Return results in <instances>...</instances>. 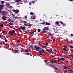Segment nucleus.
<instances>
[{"mask_svg":"<svg viewBox=\"0 0 73 73\" xmlns=\"http://www.w3.org/2000/svg\"><path fill=\"white\" fill-rule=\"evenodd\" d=\"M70 35L71 36H72V37H73V34H71Z\"/></svg>","mask_w":73,"mask_h":73,"instance_id":"obj_63","label":"nucleus"},{"mask_svg":"<svg viewBox=\"0 0 73 73\" xmlns=\"http://www.w3.org/2000/svg\"><path fill=\"white\" fill-rule=\"evenodd\" d=\"M2 4H4V1H1Z\"/></svg>","mask_w":73,"mask_h":73,"instance_id":"obj_35","label":"nucleus"},{"mask_svg":"<svg viewBox=\"0 0 73 73\" xmlns=\"http://www.w3.org/2000/svg\"><path fill=\"white\" fill-rule=\"evenodd\" d=\"M66 70L68 72H72V71H73L72 70H67V69H66Z\"/></svg>","mask_w":73,"mask_h":73,"instance_id":"obj_21","label":"nucleus"},{"mask_svg":"<svg viewBox=\"0 0 73 73\" xmlns=\"http://www.w3.org/2000/svg\"><path fill=\"white\" fill-rule=\"evenodd\" d=\"M46 51H47V52H48V51H49L50 50H49V49H46Z\"/></svg>","mask_w":73,"mask_h":73,"instance_id":"obj_53","label":"nucleus"},{"mask_svg":"<svg viewBox=\"0 0 73 73\" xmlns=\"http://www.w3.org/2000/svg\"><path fill=\"white\" fill-rule=\"evenodd\" d=\"M42 52H45V50L42 49Z\"/></svg>","mask_w":73,"mask_h":73,"instance_id":"obj_60","label":"nucleus"},{"mask_svg":"<svg viewBox=\"0 0 73 73\" xmlns=\"http://www.w3.org/2000/svg\"><path fill=\"white\" fill-rule=\"evenodd\" d=\"M45 64H46V65H48V66H50V64H49V63L46 62H45ZM49 67H50V66Z\"/></svg>","mask_w":73,"mask_h":73,"instance_id":"obj_17","label":"nucleus"},{"mask_svg":"<svg viewBox=\"0 0 73 73\" xmlns=\"http://www.w3.org/2000/svg\"><path fill=\"white\" fill-rule=\"evenodd\" d=\"M0 13L3 15H6L8 14L7 12L3 11H0Z\"/></svg>","mask_w":73,"mask_h":73,"instance_id":"obj_1","label":"nucleus"},{"mask_svg":"<svg viewBox=\"0 0 73 73\" xmlns=\"http://www.w3.org/2000/svg\"><path fill=\"white\" fill-rule=\"evenodd\" d=\"M50 62H56V61H55V60H50Z\"/></svg>","mask_w":73,"mask_h":73,"instance_id":"obj_12","label":"nucleus"},{"mask_svg":"<svg viewBox=\"0 0 73 73\" xmlns=\"http://www.w3.org/2000/svg\"><path fill=\"white\" fill-rule=\"evenodd\" d=\"M25 54H26V55H29V53L28 52L26 53Z\"/></svg>","mask_w":73,"mask_h":73,"instance_id":"obj_25","label":"nucleus"},{"mask_svg":"<svg viewBox=\"0 0 73 73\" xmlns=\"http://www.w3.org/2000/svg\"><path fill=\"white\" fill-rule=\"evenodd\" d=\"M45 23L46 25H50V23H48L47 22H45Z\"/></svg>","mask_w":73,"mask_h":73,"instance_id":"obj_8","label":"nucleus"},{"mask_svg":"<svg viewBox=\"0 0 73 73\" xmlns=\"http://www.w3.org/2000/svg\"><path fill=\"white\" fill-rule=\"evenodd\" d=\"M63 26H64V27H65V26H66V24H63Z\"/></svg>","mask_w":73,"mask_h":73,"instance_id":"obj_51","label":"nucleus"},{"mask_svg":"<svg viewBox=\"0 0 73 73\" xmlns=\"http://www.w3.org/2000/svg\"><path fill=\"white\" fill-rule=\"evenodd\" d=\"M54 69H56V70H58V68H57L56 67H55Z\"/></svg>","mask_w":73,"mask_h":73,"instance_id":"obj_52","label":"nucleus"},{"mask_svg":"<svg viewBox=\"0 0 73 73\" xmlns=\"http://www.w3.org/2000/svg\"><path fill=\"white\" fill-rule=\"evenodd\" d=\"M9 8H12V6H11L10 7H9Z\"/></svg>","mask_w":73,"mask_h":73,"instance_id":"obj_49","label":"nucleus"},{"mask_svg":"<svg viewBox=\"0 0 73 73\" xmlns=\"http://www.w3.org/2000/svg\"><path fill=\"white\" fill-rule=\"evenodd\" d=\"M9 24L10 25H13V23L11 22H10L9 23Z\"/></svg>","mask_w":73,"mask_h":73,"instance_id":"obj_28","label":"nucleus"},{"mask_svg":"<svg viewBox=\"0 0 73 73\" xmlns=\"http://www.w3.org/2000/svg\"><path fill=\"white\" fill-rule=\"evenodd\" d=\"M30 15H33V13L32 12H31L30 13Z\"/></svg>","mask_w":73,"mask_h":73,"instance_id":"obj_40","label":"nucleus"},{"mask_svg":"<svg viewBox=\"0 0 73 73\" xmlns=\"http://www.w3.org/2000/svg\"><path fill=\"white\" fill-rule=\"evenodd\" d=\"M58 60H57V61L59 62V61H61L60 59V58H58Z\"/></svg>","mask_w":73,"mask_h":73,"instance_id":"obj_44","label":"nucleus"},{"mask_svg":"<svg viewBox=\"0 0 73 73\" xmlns=\"http://www.w3.org/2000/svg\"><path fill=\"white\" fill-rule=\"evenodd\" d=\"M8 21L9 22H11V19H9L8 20Z\"/></svg>","mask_w":73,"mask_h":73,"instance_id":"obj_41","label":"nucleus"},{"mask_svg":"<svg viewBox=\"0 0 73 73\" xmlns=\"http://www.w3.org/2000/svg\"><path fill=\"white\" fill-rule=\"evenodd\" d=\"M64 69H66H66H66V68H67V69L68 68V67H66V66H64Z\"/></svg>","mask_w":73,"mask_h":73,"instance_id":"obj_22","label":"nucleus"},{"mask_svg":"<svg viewBox=\"0 0 73 73\" xmlns=\"http://www.w3.org/2000/svg\"><path fill=\"white\" fill-rule=\"evenodd\" d=\"M2 18L3 20H6V19H7V17L6 16L4 15H3V16L2 17Z\"/></svg>","mask_w":73,"mask_h":73,"instance_id":"obj_4","label":"nucleus"},{"mask_svg":"<svg viewBox=\"0 0 73 73\" xmlns=\"http://www.w3.org/2000/svg\"><path fill=\"white\" fill-rule=\"evenodd\" d=\"M69 1H73V0H68Z\"/></svg>","mask_w":73,"mask_h":73,"instance_id":"obj_64","label":"nucleus"},{"mask_svg":"<svg viewBox=\"0 0 73 73\" xmlns=\"http://www.w3.org/2000/svg\"><path fill=\"white\" fill-rule=\"evenodd\" d=\"M42 29L44 31H45V30H47V31H49V28L47 27H44L43 29Z\"/></svg>","mask_w":73,"mask_h":73,"instance_id":"obj_5","label":"nucleus"},{"mask_svg":"<svg viewBox=\"0 0 73 73\" xmlns=\"http://www.w3.org/2000/svg\"><path fill=\"white\" fill-rule=\"evenodd\" d=\"M27 26L28 27H31V26H32V24L29 23L27 24Z\"/></svg>","mask_w":73,"mask_h":73,"instance_id":"obj_9","label":"nucleus"},{"mask_svg":"<svg viewBox=\"0 0 73 73\" xmlns=\"http://www.w3.org/2000/svg\"><path fill=\"white\" fill-rule=\"evenodd\" d=\"M0 27H1V28H3V27H4V25L3 24H1L0 25Z\"/></svg>","mask_w":73,"mask_h":73,"instance_id":"obj_19","label":"nucleus"},{"mask_svg":"<svg viewBox=\"0 0 73 73\" xmlns=\"http://www.w3.org/2000/svg\"><path fill=\"white\" fill-rule=\"evenodd\" d=\"M60 61H63L64 60V58H61L60 59Z\"/></svg>","mask_w":73,"mask_h":73,"instance_id":"obj_30","label":"nucleus"},{"mask_svg":"<svg viewBox=\"0 0 73 73\" xmlns=\"http://www.w3.org/2000/svg\"><path fill=\"white\" fill-rule=\"evenodd\" d=\"M6 6L7 8L9 7V4H8V3L7 2L6 3Z\"/></svg>","mask_w":73,"mask_h":73,"instance_id":"obj_13","label":"nucleus"},{"mask_svg":"<svg viewBox=\"0 0 73 73\" xmlns=\"http://www.w3.org/2000/svg\"><path fill=\"white\" fill-rule=\"evenodd\" d=\"M53 50L54 51V52H56V50L55 49H53Z\"/></svg>","mask_w":73,"mask_h":73,"instance_id":"obj_54","label":"nucleus"},{"mask_svg":"<svg viewBox=\"0 0 73 73\" xmlns=\"http://www.w3.org/2000/svg\"><path fill=\"white\" fill-rule=\"evenodd\" d=\"M40 47H37L36 46H34V48L35 49H36V51H38V50H40Z\"/></svg>","mask_w":73,"mask_h":73,"instance_id":"obj_3","label":"nucleus"},{"mask_svg":"<svg viewBox=\"0 0 73 73\" xmlns=\"http://www.w3.org/2000/svg\"><path fill=\"white\" fill-rule=\"evenodd\" d=\"M20 1H21V0H16L15 2V3H18V2H20Z\"/></svg>","mask_w":73,"mask_h":73,"instance_id":"obj_16","label":"nucleus"},{"mask_svg":"<svg viewBox=\"0 0 73 73\" xmlns=\"http://www.w3.org/2000/svg\"><path fill=\"white\" fill-rule=\"evenodd\" d=\"M29 46H30V47L32 49H34V48L33 47V45H29Z\"/></svg>","mask_w":73,"mask_h":73,"instance_id":"obj_11","label":"nucleus"},{"mask_svg":"<svg viewBox=\"0 0 73 73\" xmlns=\"http://www.w3.org/2000/svg\"><path fill=\"white\" fill-rule=\"evenodd\" d=\"M19 27L20 28H18V29H22V30H23V31H24V30H25V29L26 28V27H25L24 26H20Z\"/></svg>","mask_w":73,"mask_h":73,"instance_id":"obj_2","label":"nucleus"},{"mask_svg":"<svg viewBox=\"0 0 73 73\" xmlns=\"http://www.w3.org/2000/svg\"><path fill=\"white\" fill-rule=\"evenodd\" d=\"M14 19H18V17L17 16L16 17H15Z\"/></svg>","mask_w":73,"mask_h":73,"instance_id":"obj_39","label":"nucleus"},{"mask_svg":"<svg viewBox=\"0 0 73 73\" xmlns=\"http://www.w3.org/2000/svg\"><path fill=\"white\" fill-rule=\"evenodd\" d=\"M25 53H27L28 52V50L27 49L25 50Z\"/></svg>","mask_w":73,"mask_h":73,"instance_id":"obj_29","label":"nucleus"},{"mask_svg":"<svg viewBox=\"0 0 73 73\" xmlns=\"http://www.w3.org/2000/svg\"><path fill=\"white\" fill-rule=\"evenodd\" d=\"M25 19H27V16H25Z\"/></svg>","mask_w":73,"mask_h":73,"instance_id":"obj_59","label":"nucleus"},{"mask_svg":"<svg viewBox=\"0 0 73 73\" xmlns=\"http://www.w3.org/2000/svg\"><path fill=\"white\" fill-rule=\"evenodd\" d=\"M4 6L3 5H0V7H4Z\"/></svg>","mask_w":73,"mask_h":73,"instance_id":"obj_32","label":"nucleus"},{"mask_svg":"<svg viewBox=\"0 0 73 73\" xmlns=\"http://www.w3.org/2000/svg\"><path fill=\"white\" fill-rule=\"evenodd\" d=\"M8 33V34H9V35H13V33L12 32V31H9Z\"/></svg>","mask_w":73,"mask_h":73,"instance_id":"obj_7","label":"nucleus"},{"mask_svg":"<svg viewBox=\"0 0 73 73\" xmlns=\"http://www.w3.org/2000/svg\"><path fill=\"white\" fill-rule=\"evenodd\" d=\"M30 33L31 35H33L34 33L33 32H30Z\"/></svg>","mask_w":73,"mask_h":73,"instance_id":"obj_24","label":"nucleus"},{"mask_svg":"<svg viewBox=\"0 0 73 73\" xmlns=\"http://www.w3.org/2000/svg\"><path fill=\"white\" fill-rule=\"evenodd\" d=\"M22 22L24 23V24H27V21H22Z\"/></svg>","mask_w":73,"mask_h":73,"instance_id":"obj_23","label":"nucleus"},{"mask_svg":"<svg viewBox=\"0 0 73 73\" xmlns=\"http://www.w3.org/2000/svg\"><path fill=\"white\" fill-rule=\"evenodd\" d=\"M45 21H44V22H42L41 23V24H45Z\"/></svg>","mask_w":73,"mask_h":73,"instance_id":"obj_42","label":"nucleus"},{"mask_svg":"<svg viewBox=\"0 0 73 73\" xmlns=\"http://www.w3.org/2000/svg\"><path fill=\"white\" fill-rule=\"evenodd\" d=\"M37 31L38 32H40V31H41V30H40V29H38L37 30Z\"/></svg>","mask_w":73,"mask_h":73,"instance_id":"obj_33","label":"nucleus"},{"mask_svg":"<svg viewBox=\"0 0 73 73\" xmlns=\"http://www.w3.org/2000/svg\"><path fill=\"white\" fill-rule=\"evenodd\" d=\"M4 9L3 7H0V11H1V9Z\"/></svg>","mask_w":73,"mask_h":73,"instance_id":"obj_31","label":"nucleus"},{"mask_svg":"<svg viewBox=\"0 0 73 73\" xmlns=\"http://www.w3.org/2000/svg\"><path fill=\"white\" fill-rule=\"evenodd\" d=\"M49 52H51V53H54V52H53V51L52 50H50Z\"/></svg>","mask_w":73,"mask_h":73,"instance_id":"obj_38","label":"nucleus"},{"mask_svg":"<svg viewBox=\"0 0 73 73\" xmlns=\"http://www.w3.org/2000/svg\"><path fill=\"white\" fill-rule=\"evenodd\" d=\"M12 33L13 34V33H15V30H13L12 31Z\"/></svg>","mask_w":73,"mask_h":73,"instance_id":"obj_27","label":"nucleus"},{"mask_svg":"<svg viewBox=\"0 0 73 73\" xmlns=\"http://www.w3.org/2000/svg\"><path fill=\"white\" fill-rule=\"evenodd\" d=\"M39 53V54H40V55H42L43 53H44L42 51V50H40L38 51Z\"/></svg>","mask_w":73,"mask_h":73,"instance_id":"obj_6","label":"nucleus"},{"mask_svg":"<svg viewBox=\"0 0 73 73\" xmlns=\"http://www.w3.org/2000/svg\"><path fill=\"white\" fill-rule=\"evenodd\" d=\"M0 45H3V42H2V41H1L0 42Z\"/></svg>","mask_w":73,"mask_h":73,"instance_id":"obj_37","label":"nucleus"},{"mask_svg":"<svg viewBox=\"0 0 73 73\" xmlns=\"http://www.w3.org/2000/svg\"><path fill=\"white\" fill-rule=\"evenodd\" d=\"M4 40L5 42H8V40H7V39L5 38V37H4Z\"/></svg>","mask_w":73,"mask_h":73,"instance_id":"obj_15","label":"nucleus"},{"mask_svg":"<svg viewBox=\"0 0 73 73\" xmlns=\"http://www.w3.org/2000/svg\"><path fill=\"white\" fill-rule=\"evenodd\" d=\"M42 32H43V33H46L45 32V31H44V30H43L42 31Z\"/></svg>","mask_w":73,"mask_h":73,"instance_id":"obj_43","label":"nucleus"},{"mask_svg":"<svg viewBox=\"0 0 73 73\" xmlns=\"http://www.w3.org/2000/svg\"><path fill=\"white\" fill-rule=\"evenodd\" d=\"M17 42H20V40H18L17 41Z\"/></svg>","mask_w":73,"mask_h":73,"instance_id":"obj_57","label":"nucleus"},{"mask_svg":"<svg viewBox=\"0 0 73 73\" xmlns=\"http://www.w3.org/2000/svg\"><path fill=\"white\" fill-rule=\"evenodd\" d=\"M49 65H50V66H52L53 65H52V64H49Z\"/></svg>","mask_w":73,"mask_h":73,"instance_id":"obj_58","label":"nucleus"},{"mask_svg":"<svg viewBox=\"0 0 73 73\" xmlns=\"http://www.w3.org/2000/svg\"><path fill=\"white\" fill-rule=\"evenodd\" d=\"M19 10L16 9L15 10V13H19Z\"/></svg>","mask_w":73,"mask_h":73,"instance_id":"obj_18","label":"nucleus"},{"mask_svg":"<svg viewBox=\"0 0 73 73\" xmlns=\"http://www.w3.org/2000/svg\"><path fill=\"white\" fill-rule=\"evenodd\" d=\"M54 54L55 56H56L57 55V52H55Z\"/></svg>","mask_w":73,"mask_h":73,"instance_id":"obj_47","label":"nucleus"},{"mask_svg":"<svg viewBox=\"0 0 73 73\" xmlns=\"http://www.w3.org/2000/svg\"><path fill=\"white\" fill-rule=\"evenodd\" d=\"M24 26H25V27H26V26H28V24L27 25L26 24H24Z\"/></svg>","mask_w":73,"mask_h":73,"instance_id":"obj_48","label":"nucleus"},{"mask_svg":"<svg viewBox=\"0 0 73 73\" xmlns=\"http://www.w3.org/2000/svg\"><path fill=\"white\" fill-rule=\"evenodd\" d=\"M68 57H73V54H71L70 55L68 56Z\"/></svg>","mask_w":73,"mask_h":73,"instance_id":"obj_20","label":"nucleus"},{"mask_svg":"<svg viewBox=\"0 0 73 73\" xmlns=\"http://www.w3.org/2000/svg\"><path fill=\"white\" fill-rule=\"evenodd\" d=\"M37 0H35L34 1H32V3L33 4V3H35V2H36V1H37Z\"/></svg>","mask_w":73,"mask_h":73,"instance_id":"obj_14","label":"nucleus"},{"mask_svg":"<svg viewBox=\"0 0 73 73\" xmlns=\"http://www.w3.org/2000/svg\"><path fill=\"white\" fill-rule=\"evenodd\" d=\"M14 30L15 31H17V29L15 28Z\"/></svg>","mask_w":73,"mask_h":73,"instance_id":"obj_61","label":"nucleus"},{"mask_svg":"<svg viewBox=\"0 0 73 73\" xmlns=\"http://www.w3.org/2000/svg\"><path fill=\"white\" fill-rule=\"evenodd\" d=\"M63 50H64V51H66L67 52L68 51V50H66V48H63Z\"/></svg>","mask_w":73,"mask_h":73,"instance_id":"obj_10","label":"nucleus"},{"mask_svg":"<svg viewBox=\"0 0 73 73\" xmlns=\"http://www.w3.org/2000/svg\"><path fill=\"white\" fill-rule=\"evenodd\" d=\"M69 46L70 48H73V46L72 45Z\"/></svg>","mask_w":73,"mask_h":73,"instance_id":"obj_26","label":"nucleus"},{"mask_svg":"<svg viewBox=\"0 0 73 73\" xmlns=\"http://www.w3.org/2000/svg\"><path fill=\"white\" fill-rule=\"evenodd\" d=\"M56 24H59V22L57 21L56 22Z\"/></svg>","mask_w":73,"mask_h":73,"instance_id":"obj_50","label":"nucleus"},{"mask_svg":"<svg viewBox=\"0 0 73 73\" xmlns=\"http://www.w3.org/2000/svg\"><path fill=\"white\" fill-rule=\"evenodd\" d=\"M47 46H44L42 47V48H46V47H47Z\"/></svg>","mask_w":73,"mask_h":73,"instance_id":"obj_34","label":"nucleus"},{"mask_svg":"<svg viewBox=\"0 0 73 73\" xmlns=\"http://www.w3.org/2000/svg\"><path fill=\"white\" fill-rule=\"evenodd\" d=\"M15 52H18V50H15Z\"/></svg>","mask_w":73,"mask_h":73,"instance_id":"obj_55","label":"nucleus"},{"mask_svg":"<svg viewBox=\"0 0 73 73\" xmlns=\"http://www.w3.org/2000/svg\"><path fill=\"white\" fill-rule=\"evenodd\" d=\"M64 48H66V49H68V47H67V46H64Z\"/></svg>","mask_w":73,"mask_h":73,"instance_id":"obj_45","label":"nucleus"},{"mask_svg":"<svg viewBox=\"0 0 73 73\" xmlns=\"http://www.w3.org/2000/svg\"><path fill=\"white\" fill-rule=\"evenodd\" d=\"M29 5H32V4H31V2H30L29 3Z\"/></svg>","mask_w":73,"mask_h":73,"instance_id":"obj_46","label":"nucleus"},{"mask_svg":"<svg viewBox=\"0 0 73 73\" xmlns=\"http://www.w3.org/2000/svg\"><path fill=\"white\" fill-rule=\"evenodd\" d=\"M65 59H64V61H65V62H68V61H67V60H65Z\"/></svg>","mask_w":73,"mask_h":73,"instance_id":"obj_56","label":"nucleus"},{"mask_svg":"<svg viewBox=\"0 0 73 73\" xmlns=\"http://www.w3.org/2000/svg\"><path fill=\"white\" fill-rule=\"evenodd\" d=\"M56 40L55 39H53V41H55Z\"/></svg>","mask_w":73,"mask_h":73,"instance_id":"obj_62","label":"nucleus"},{"mask_svg":"<svg viewBox=\"0 0 73 73\" xmlns=\"http://www.w3.org/2000/svg\"><path fill=\"white\" fill-rule=\"evenodd\" d=\"M59 23H60V24H64V23H63L62 22H61V21H60Z\"/></svg>","mask_w":73,"mask_h":73,"instance_id":"obj_36","label":"nucleus"}]
</instances>
